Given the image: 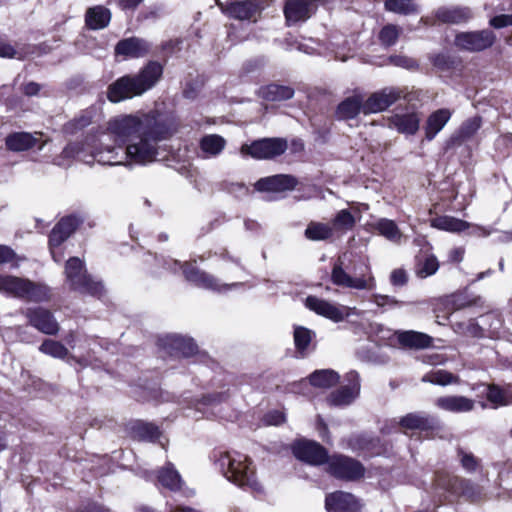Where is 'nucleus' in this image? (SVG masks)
<instances>
[{
	"instance_id": "1",
	"label": "nucleus",
	"mask_w": 512,
	"mask_h": 512,
	"mask_svg": "<svg viewBox=\"0 0 512 512\" xmlns=\"http://www.w3.org/2000/svg\"><path fill=\"white\" fill-rule=\"evenodd\" d=\"M176 131L172 121H157L152 113L123 114L111 118L97 139L68 144L55 160L68 166L74 158L91 164L145 166L158 160L159 143Z\"/></svg>"
},
{
	"instance_id": "2",
	"label": "nucleus",
	"mask_w": 512,
	"mask_h": 512,
	"mask_svg": "<svg viewBox=\"0 0 512 512\" xmlns=\"http://www.w3.org/2000/svg\"><path fill=\"white\" fill-rule=\"evenodd\" d=\"M331 282L342 288L351 290H374L376 280L369 265L350 253H343L334 262Z\"/></svg>"
},
{
	"instance_id": "3",
	"label": "nucleus",
	"mask_w": 512,
	"mask_h": 512,
	"mask_svg": "<svg viewBox=\"0 0 512 512\" xmlns=\"http://www.w3.org/2000/svg\"><path fill=\"white\" fill-rule=\"evenodd\" d=\"M162 73V66L158 62L150 61L137 74L122 76L112 83L108 88V99L118 103L140 96L156 85Z\"/></svg>"
},
{
	"instance_id": "4",
	"label": "nucleus",
	"mask_w": 512,
	"mask_h": 512,
	"mask_svg": "<svg viewBox=\"0 0 512 512\" xmlns=\"http://www.w3.org/2000/svg\"><path fill=\"white\" fill-rule=\"evenodd\" d=\"M217 465L226 479L236 486L255 493L263 491L255 465L248 456L239 452H224L219 455Z\"/></svg>"
},
{
	"instance_id": "5",
	"label": "nucleus",
	"mask_w": 512,
	"mask_h": 512,
	"mask_svg": "<svg viewBox=\"0 0 512 512\" xmlns=\"http://www.w3.org/2000/svg\"><path fill=\"white\" fill-rule=\"evenodd\" d=\"M65 275L71 289L92 296L102 295L104 290L102 283L94 281L87 274L83 261L78 257H71L66 262Z\"/></svg>"
},
{
	"instance_id": "6",
	"label": "nucleus",
	"mask_w": 512,
	"mask_h": 512,
	"mask_svg": "<svg viewBox=\"0 0 512 512\" xmlns=\"http://www.w3.org/2000/svg\"><path fill=\"white\" fill-rule=\"evenodd\" d=\"M185 279L194 286L215 293H226L229 290L243 286L242 282L223 283L219 278L199 269L192 262L181 265Z\"/></svg>"
},
{
	"instance_id": "7",
	"label": "nucleus",
	"mask_w": 512,
	"mask_h": 512,
	"mask_svg": "<svg viewBox=\"0 0 512 512\" xmlns=\"http://www.w3.org/2000/svg\"><path fill=\"white\" fill-rule=\"evenodd\" d=\"M287 149V142L282 138H263L253 141L251 144L241 146L240 153L243 156H251L254 159H271L282 155Z\"/></svg>"
},
{
	"instance_id": "8",
	"label": "nucleus",
	"mask_w": 512,
	"mask_h": 512,
	"mask_svg": "<svg viewBox=\"0 0 512 512\" xmlns=\"http://www.w3.org/2000/svg\"><path fill=\"white\" fill-rule=\"evenodd\" d=\"M305 307L317 315L325 317L333 322H341L351 314H356V308L336 305L317 296H308L305 299Z\"/></svg>"
},
{
	"instance_id": "9",
	"label": "nucleus",
	"mask_w": 512,
	"mask_h": 512,
	"mask_svg": "<svg viewBox=\"0 0 512 512\" xmlns=\"http://www.w3.org/2000/svg\"><path fill=\"white\" fill-rule=\"evenodd\" d=\"M297 185V180L290 175H274L261 178L255 183V189L259 192H265L270 199H279L286 192L293 190Z\"/></svg>"
},
{
	"instance_id": "10",
	"label": "nucleus",
	"mask_w": 512,
	"mask_h": 512,
	"mask_svg": "<svg viewBox=\"0 0 512 512\" xmlns=\"http://www.w3.org/2000/svg\"><path fill=\"white\" fill-rule=\"evenodd\" d=\"M328 461V471L336 478L356 480L364 475L362 464L347 456H333Z\"/></svg>"
},
{
	"instance_id": "11",
	"label": "nucleus",
	"mask_w": 512,
	"mask_h": 512,
	"mask_svg": "<svg viewBox=\"0 0 512 512\" xmlns=\"http://www.w3.org/2000/svg\"><path fill=\"white\" fill-rule=\"evenodd\" d=\"M495 39L496 36L493 31L481 30L458 34L455 38V44L461 49L478 52L491 47Z\"/></svg>"
},
{
	"instance_id": "12",
	"label": "nucleus",
	"mask_w": 512,
	"mask_h": 512,
	"mask_svg": "<svg viewBox=\"0 0 512 512\" xmlns=\"http://www.w3.org/2000/svg\"><path fill=\"white\" fill-rule=\"evenodd\" d=\"M347 384L330 393L327 402L332 406H346L351 404L360 393V377L356 371L346 374Z\"/></svg>"
},
{
	"instance_id": "13",
	"label": "nucleus",
	"mask_w": 512,
	"mask_h": 512,
	"mask_svg": "<svg viewBox=\"0 0 512 512\" xmlns=\"http://www.w3.org/2000/svg\"><path fill=\"white\" fill-rule=\"evenodd\" d=\"M401 94L402 91L394 87L384 88L371 94L367 99L364 98V114L368 115L386 110L401 97Z\"/></svg>"
},
{
	"instance_id": "14",
	"label": "nucleus",
	"mask_w": 512,
	"mask_h": 512,
	"mask_svg": "<svg viewBox=\"0 0 512 512\" xmlns=\"http://www.w3.org/2000/svg\"><path fill=\"white\" fill-rule=\"evenodd\" d=\"M292 450L297 459L311 465H321L328 460L326 450L314 441L300 440L294 443Z\"/></svg>"
},
{
	"instance_id": "15",
	"label": "nucleus",
	"mask_w": 512,
	"mask_h": 512,
	"mask_svg": "<svg viewBox=\"0 0 512 512\" xmlns=\"http://www.w3.org/2000/svg\"><path fill=\"white\" fill-rule=\"evenodd\" d=\"M31 326L47 335H55L59 331V324L53 314L42 307L28 308L25 312Z\"/></svg>"
},
{
	"instance_id": "16",
	"label": "nucleus",
	"mask_w": 512,
	"mask_h": 512,
	"mask_svg": "<svg viewBox=\"0 0 512 512\" xmlns=\"http://www.w3.org/2000/svg\"><path fill=\"white\" fill-rule=\"evenodd\" d=\"M317 0H287L284 8L289 25L304 22L316 11Z\"/></svg>"
},
{
	"instance_id": "17",
	"label": "nucleus",
	"mask_w": 512,
	"mask_h": 512,
	"mask_svg": "<svg viewBox=\"0 0 512 512\" xmlns=\"http://www.w3.org/2000/svg\"><path fill=\"white\" fill-rule=\"evenodd\" d=\"M41 133H29V132H14L5 138L6 148L13 152H22L31 149L36 146L39 142V150H42L46 144V141H41Z\"/></svg>"
},
{
	"instance_id": "18",
	"label": "nucleus",
	"mask_w": 512,
	"mask_h": 512,
	"mask_svg": "<svg viewBox=\"0 0 512 512\" xmlns=\"http://www.w3.org/2000/svg\"><path fill=\"white\" fill-rule=\"evenodd\" d=\"M325 505L330 512H358L361 506L354 495L343 491L327 495Z\"/></svg>"
},
{
	"instance_id": "19",
	"label": "nucleus",
	"mask_w": 512,
	"mask_h": 512,
	"mask_svg": "<svg viewBox=\"0 0 512 512\" xmlns=\"http://www.w3.org/2000/svg\"><path fill=\"white\" fill-rule=\"evenodd\" d=\"M150 44L137 37H131L119 41L115 47V54L125 58H141L148 54Z\"/></svg>"
},
{
	"instance_id": "20",
	"label": "nucleus",
	"mask_w": 512,
	"mask_h": 512,
	"mask_svg": "<svg viewBox=\"0 0 512 512\" xmlns=\"http://www.w3.org/2000/svg\"><path fill=\"white\" fill-rule=\"evenodd\" d=\"M435 405L448 412L466 413L474 409L475 401L465 396L450 395L437 398Z\"/></svg>"
},
{
	"instance_id": "21",
	"label": "nucleus",
	"mask_w": 512,
	"mask_h": 512,
	"mask_svg": "<svg viewBox=\"0 0 512 512\" xmlns=\"http://www.w3.org/2000/svg\"><path fill=\"white\" fill-rule=\"evenodd\" d=\"M389 127L395 128L399 133L414 135L420 125V117L416 112L394 114L389 118Z\"/></svg>"
},
{
	"instance_id": "22",
	"label": "nucleus",
	"mask_w": 512,
	"mask_h": 512,
	"mask_svg": "<svg viewBox=\"0 0 512 512\" xmlns=\"http://www.w3.org/2000/svg\"><path fill=\"white\" fill-rule=\"evenodd\" d=\"M161 342L165 348L184 357H190L197 352V345L194 343L193 339L181 335H167L165 338L161 339Z\"/></svg>"
},
{
	"instance_id": "23",
	"label": "nucleus",
	"mask_w": 512,
	"mask_h": 512,
	"mask_svg": "<svg viewBox=\"0 0 512 512\" xmlns=\"http://www.w3.org/2000/svg\"><path fill=\"white\" fill-rule=\"evenodd\" d=\"M51 288L42 282H34L28 278L25 280L22 300L41 303L48 302L51 299Z\"/></svg>"
},
{
	"instance_id": "24",
	"label": "nucleus",
	"mask_w": 512,
	"mask_h": 512,
	"mask_svg": "<svg viewBox=\"0 0 512 512\" xmlns=\"http://www.w3.org/2000/svg\"><path fill=\"white\" fill-rule=\"evenodd\" d=\"M396 335L398 342L404 347L425 349L432 345V337L422 332L408 330L397 332Z\"/></svg>"
},
{
	"instance_id": "25",
	"label": "nucleus",
	"mask_w": 512,
	"mask_h": 512,
	"mask_svg": "<svg viewBox=\"0 0 512 512\" xmlns=\"http://www.w3.org/2000/svg\"><path fill=\"white\" fill-rule=\"evenodd\" d=\"M359 113L364 114V96L361 93L346 98L337 108V114L342 119H353Z\"/></svg>"
},
{
	"instance_id": "26",
	"label": "nucleus",
	"mask_w": 512,
	"mask_h": 512,
	"mask_svg": "<svg viewBox=\"0 0 512 512\" xmlns=\"http://www.w3.org/2000/svg\"><path fill=\"white\" fill-rule=\"evenodd\" d=\"M110 20V10L101 5L89 8L85 15L86 25L93 30L105 28L109 24Z\"/></svg>"
},
{
	"instance_id": "27",
	"label": "nucleus",
	"mask_w": 512,
	"mask_h": 512,
	"mask_svg": "<svg viewBox=\"0 0 512 512\" xmlns=\"http://www.w3.org/2000/svg\"><path fill=\"white\" fill-rule=\"evenodd\" d=\"M26 278L10 274H0V293L21 299Z\"/></svg>"
},
{
	"instance_id": "28",
	"label": "nucleus",
	"mask_w": 512,
	"mask_h": 512,
	"mask_svg": "<svg viewBox=\"0 0 512 512\" xmlns=\"http://www.w3.org/2000/svg\"><path fill=\"white\" fill-rule=\"evenodd\" d=\"M223 10L235 19L250 20L258 13V6L251 1H237L230 3Z\"/></svg>"
},
{
	"instance_id": "29",
	"label": "nucleus",
	"mask_w": 512,
	"mask_h": 512,
	"mask_svg": "<svg viewBox=\"0 0 512 512\" xmlns=\"http://www.w3.org/2000/svg\"><path fill=\"white\" fill-rule=\"evenodd\" d=\"M452 113L448 109H439L433 112L427 119L425 126L426 138L428 140L434 137L444 128L450 120Z\"/></svg>"
},
{
	"instance_id": "30",
	"label": "nucleus",
	"mask_w": 512,
	"mask_h": 512,
	"mask_svg": "<svg viewBox=\"0 0 512 512\" xmlns=\"http://www.w3.org/2000/svg\"><path fill=\"white\" fill-rule=\"evenodd\" d=\"M439 269V262L433 254L421 253L415 258V274L419 278L434 275Z\"/></svg>"
},
{
	"instance_id": "31",
	"label": "nucleus",
	"mask_w": 512,
	"mask_h": 512,
	"mask_svg": "<svg viewBox=\"0 0 512 512\" xmlns=\"http://www.w3.org/2000/svg\"><path fill=\"white\" fill-rule=\"evenodd\" d=\"M482 125L481 117L475 116L462 123L459 129L452 135V143H462L472 138Z\"/></svg>"
},
{
	"instance_id": "32",
	"label": "nucleus",
	"mask_w": 512,
	"mask_h": 512,
	"mask_svg": "<svg viewBox=\"0 0 512 512\" xmlns=\"http://www.w3.org/2000/svg\"><path fill=\"white\" fill-rule=\"evenodd\" d=\"M225 145V139L216 134L206 135L200 141V149L205 158L219 155Z\"/></svg>"
},
{
	"instance_id": "33",
	"label": "nucleus",
	"mask_w": 512,
	"mask_h": 512,
	"mask_svg": "<svg viewBox=\"0 0 512 512\" xmlns=\"http://www.w3.org/2000/svg\"><path fill=\"white\" fill-rule=\"evenodd\" d=\"M259 95L267 101H282L292 98L294 90L288 86L270 84L262 87Z\"/></svg>"
},
{
	"instance_id": "34",
	"label": "nucleus",
	"mask_w": 512,
	"mask_h": 512,
	"mask_svg": "<svg viewBox=\"0 0 512 512\" xmlns=\"http://www.w3.org/2000/svg\"><path fill=\"white\" fill-rule=\"evenodd\" d=\"M350 446L354 450L363 451L370 455L380 453L379 439L366 434L351 438Z\"/></svg>"
},
{
	"instance_id": "35",
	"label": "nucleus",
	"mask_w": 512,
	"mask_h": 512,
	"mask_svg": "<svg viewBox=\"0 0 512 512\" xmlns=\"http://www.w3.org/2000/svg\"><path fill=\"white\" fill-rule=\"evenodd\" d=\"M311 385L319 388H330L338 383L339 375L331 369L316 370L309 376Z\"/></svg>"
},
{
	"instance_id": "36",
	"label": "nucleus",
	"mask_w": 512,
	"mask_h": 512,
	"mask_svg": "<svg viewBox=\"0 0 512 512\" xmlns=\"http://www.w3.org/2000/svg\"><path fill=\"white\" fill-rule=\"evenodd\" d=\"M368 206L365 204H360L357 206H351L348 209H343L335 217L333 224H355L357 222H361L362 212L366 211Z\"/></svg>"
},
{
	"instance_id": "37",
	"label": "nucleus",
	"mask_w": 512,
	"mask_h": 512,
	"mask_svg": "<svg viewBox=\"0 0 512 512\" xmlns=\"http://www.w3.org/2000/svg\"><path fill=\"white\" fill-rule=\"evenodd\" d=\"M131 432L135 438L144 441H155L160 436V431L157 426L142 421L134 423Z\"/></svg>"
},
{
	"instance_id": "38",
	"label": "nucleus",
	"mask_w": 512,
	"mask_h": 512,
	"mask_svg": "<svg viewBox=\"0 0 512 512\" xmlns=\"http://www.w3.org/2000/svg\"><path fill=\"white\" fill-rule=\"evenodd\" d=\"M436 15L439 20L448 23H461L471 17L470 10L467 8H442Z\"/></svg>"
},
{
	"instance_id": "39",
	"label": "nucleus",
	"mask_w": 512,
	"mask_h": 512,
	"mask_svg": "<svg viewBox=\"0 0 512 512\" xmlns=\"http://www.w3.org/2000/svg\"><path fill=\"white\" fill-rule=\"evenodd\" d=\"M158 480L162 486L170 489L177 490L181 487V477L179 473L174 469L171 463H168L158 475Z\"/></svg>"
},
{
	"instance_id": "40",
	"label": "nucleus",
	"mask_w": 512,
	"mask_h": 512,
	"mask_svg": "<svg viewBox=\"0 0 512 512\" xmlns=\"http://www.w3.org/2000/svg\"><path fill=\"white\" fill-rule=\"evenodd\" d=\"M390 424L395 427L400 425L404 429H424L428 424V418L422 414L418 413H409L406 416L402 417L399 422L396 420H391Z\"/></svg>"
},
{
	"instance_id": "41",
	"label": "nucleus",
	"mask_w": 512,
	"mask_h": 512,
	"mask_svg": "<svg viewBox=\"0 0 512 512\" xmlns=\"http://www.w3.org/2000/svg\"><path fill=\"white\" fill-rule=\"evenodd\" d=\"M423 382H429L436 385L446 386L453 383H458L457 376L445 370H434L422 377Z\"/></svg>"
},
{
	"instance_id": "42",
	"label": "nucleus",
	"mask_w": 512,
	"mask_h": 512,
	"mask_svg": "<svg viewBox=\"0 0 512 512\" xmlns=\"http://www.w3.org/2000/svg\"><path fill=\"white\" fill-rule=\"evenodd\" d=\"M293 336L297 351L304 353L311 344L315 333L306 327L296 326L294 328Z\"/></svg>"
},
{
	"instance_id": "43",
	"label": "nucleus",
	"mask_w": 512,
	"mask_h": 512,
	"mask_svg": "<svg viewBox=\"0 0 512 512\" xmlns=\"http://www.w3.org/2000/svg\"><path fill=\"white\" fill-rule=\"evenodd\" d=\"M39 350L51 357L64 359L68 355V349L58 341L46 339L40 345Z\"/></svg>"
},
{
	"instance_id": "44",
	"label": "nucleus",
	"mask_w": 512,
	"mask_h": 512,
	"mask_svg": "<svg viewBox=\"0 0 512 512\" xmlns=\"http://www.w3.org/2000/svg\"><path fill=\"white\" fill-rule=\"evenodd\" d=\"M384 6L387 11L397 14L407 15L417 11L412 0H386Z\"/></svg>"
},
{
	"instance_id": "45",
	"label": "nucleus",
	"mask_w": 512,
	"mask_h": 512,
	"mask_svg": "<svg viewBox=\"0 0 512 512\" xmlns=\"http://www.w3.org/2000/svg\"><path fill=\"white\" fill-rule=\"evenodd\" d=\"M453 329L456 333L471 337H482L483 330L475 322L474 319H469L466 322H455L453 323Z\"/></svg>"
},
{
	"instance_id": "46",
	"label": "nucleus",
	"mask_w": 512,
	"mask_h": 512,
	"mask_svg": "<svg viewBox=\"0 0 512 512\" xmlns=\"http://www.w3.org/2000/svg\"><path fill=\"white\" fill-rule=\"evenodd\" d=\"M75 231V226H54L49 235L51 249L61 245Z\"/></svg>"
},
{
	"instance_id": "47",
	"label": "nucleus",
	"mask_w": 512,
	"mask_h": 512,
	"mask_svg": "<svg viewBox=\"0 0 512 512\" xmlns=\"http://www.w3.org/2000/svg\"><path fill=\"white\" fill-rule=\"evenodd\" d=\"M92 112L89 110L82 111L77 117L69 121L64 129L68 133H75L78 130H81L92 122Z\"/></svg>"
},
{
	"instance_id": "48",
	"label": "nucleus",
	"mask_w": 512,
	"mask_h": 512,
	"mask_svg": "<svg viewBox=\"0 0 512 512\" xmlns=\"http://www.w3.org/2000/svg\"><path fill=\"white\" fill-rule=\"evenodd\" d=\"M399 34L400 29L396 25L388 24L381 29L379 39L383 45L392 46L397 42Z\"/></svg>"
},
{
	"instance_id": "49",
	"label": "nucleus",
	"mask_w": 512,
	"mask_h": 512,
	"mask_svg": "<svg viewBox=\"0 0 512 512\" xmlns=\"http://www.w3.org/2000/svg\"><path fill=\"white\" fill-rule=\"evenodd\" d=\"M473 300H471L468 295L464 293L453 294L449 296L446 300V305L451 311H457L473 304Z\"/></svg>"
},
{
	"instance_id": "50",
	"label": "nucleus",
	"mask_w": 512,
	"mask_h": 512,
	"mask_svg": "<svg viewBox=\"0 0 512 512\" xmlns=\"http://www.w3.org/2000/svg\"><path fill=\"white\" fill-rule=\"evenodd\" d=\"M332 235L330 226H307L305 236L312 241L326 240Z\"/></svg>"
},
{
	"instance_id": "51",
	"label": "nucleus",
	"mask_w": 512,
	"mask_h": 512,
	"mask_svg": "<svg viewBox=\"0 0 512 512\" xmlns=\"http://www.w3.org/2000/svg\"><path fill=\"white\" fill-rule=\"evenodd\" d=\"M377 233L384 236L389 241L400 243L405 236L399 231L398 226H372Z\"/></svg>"
},
{
	"instance_id": "52",
	"label": "nucleus",
	"mask_w": 512,
	"mask_h": 512,
	"mask_svg": "<svg viewBox=\"0 0 512 512\" xmlns=\"http://www.w3.org/2000/svg\"><path fill=\"white\" fill-rule=\"evenodd\" d=\"M371 302L376 304L378 307H388V308H395L402 304V302L397 300L395 297H392L389 295H382V294H373L371 296Z\"/></svg>"
},
{
	"instance_id": "53",
	"label": "nucleus",
	"mask_w": 512,
	"mask_h": 512,
	"mask_svg": "<svg viewBox=\"0 0 512 512\" xmlns=\"http://www.w3.org/2000/svg\"><path fill=\"white\" fill-rule=\"evenodd\" d=\"M22 51L12 46L10 43L0 40V57L3 58H21Z\"/></svg>"
},
{
	"instance_id": "54",
	"label": "nucleus",
	"mask_w": 512,
	"mask_h": 512,
	"mask_svg": "<svg viewBox=\"0 0 512 512\" xmlns=\"http://www.w3.org/2000/svg\"><path fill=\"white\" fill-rule=\"evenodd\" d=\"M390 282L395 287H403L408 282V274L402 268L394 269L390 274Z\"/></svg>"
},
{
	"instance_id": "55",
	"label": "nucleus",
	"mask_w": 512,
	"mask_h": 512,
	"mask_svg": "<svg viewBox=\"0 0 512 512\" xmlns=\"http://www.w3.org/2000/svg\"><path fill=\"white\" fill-rule=\"evenodd\" d=\"M487 399L495 405H505V396L501 389L496 386H489L486 393Z\"/></svg>"
},
{
	"instance_id": "56",
	"label": "nucleus",
	"mask_w": 512,
	"mask_h": 512,
	"mask_svg": "<svg viewBox=\"0 0 512 512\" xmlns=\"http://www.w3.org/2000/svg\"><path fill=\"white\" fill-rule=\"evenodd\" d=\"M490 25L496 29L512 26V14H501L494 16L489 21Z\"/></svg>"
},
{
	"instance_id": "57",
	"label": "nucleus",
	"mask_w": 512,
	"mask_h": 512,
	"mask_svg": "<svg viewBox=\"0 0 512 512\" xmlns=\"http://www.w3.org/2000/svg\"><path fill=\"white\" fill-rule=\"evenodd\" d=\"M391 63H393L396 66L404 67V68H413L416 66V62L408 57L405 56H393L390 57Z\"/></svg>"
},
{
	"instance_id": "58",
	"label": "nucleus",
	"mask_w": 512,
	"mask_h": 512,
	"mask_svg": "<svg viewBox=\"0 0 512 512\" xmlns=\"http://www.w3.org/2000/svg\"><path fill=\"white\" fill-rule=\"evenodd\" d=\"M15 257L16 254L10 247L0 245V264L10 263Z\"/></svg>"
},
{
	"instance_id": "59",
	"label": "nucleus",
	"mask_w": 512,
	"mask_h": 512,
	"mask_svg": "<svg viewBox=\"0 0 512 512\" xmlns=\"http://www.w3.org/2000/svg\"><path fill=\"white\" fill-rule=\"evenodd\" d=\"M285 420L284 414L279 411L268 413L265 417V421L269 425H280Z\"/></svg>"
},
{
	"instance_id": "60",
	"label": "nucleus",
	"mask_w": 512,
	"mask_h": 512,
	"mask_svg": "<svg viewBox=\"0 0 512 512\" xmlns=\"http://www.w3.org/2000/svg\"><path fill=\"white\" fill-rule=\"evenodd\" d=\"M84 222V218L80 214H69L62 217L57 224H81Z\"/></svg>"
},
{
	"instance_id": "61",
	"label": "nucleus",
	"mask_w": 512,
	"mask_h": 512,
	"mask_svg": "<svg viewBox=\"0 0 512 512\" xmlns=\"http://www.w3.org/2000/svg\"><path fill=\"white\" fill-rule=\"evenodd\" d=\"M461 463L463 467L468 471L475 470L477 465L475 458L470 454H464L461 458Z\"/></svg>"
},
{
	"instance_id": "62",
	"label": "nucleus",
	"mask_w": 512,
	"mask_h": 512,
	"mask_svg": "<svg viewBox=\"0 0 512 512\" xmlns=\"http://www.w3.org/2000/svg\"><path fill=\"white\" fill-rule=\"evenodd\" d=\"M226 398H227L226 393H216V394L204 397V401H205V404L212 405L214 403H220V402L224 401Z\"/></svg>"
},
{
	"instance_id": "63",
	"label": "nucleus",
	"mask_w": 512,
	"mask_h": 512,
	"mask_svg": "<svg viewBox=\"0 0 512 512\" xmlns=\"http://www.w3.org/2000/svg\"><path fill=\"white\" fill-rule=\"evenodd\" d=\"M124 10L135 9L143 0H115Z\"/></svg>"
},
{
	"instance_id": "64",
	"label": "nucleus",
	"mask_w": 512,
	"mask_h": 512,
	"mask_svg": "<svg viewBox=\"0 0 512 512\" xmlns=\"http://www.w3.org/2000/svg\"><path fill=\"white\" fill-rule=\"evenodd\" d=\"M86 512H112V511L102 505L92 503L87 507Z\"/></svg>"
}]
</instances>
